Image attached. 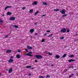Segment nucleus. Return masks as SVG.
I'll return each instance as SVG.
<instances>
[{
    "label": "nucleus",
    "instance_id": "obj_1",
    "mask_svg": "<svg viewBox=\"0 0 78 78\" xmlns=\"http://www.w3.org/2000/svg\"><path fill=\"white\" fill-rule=\"evenodd\" d=\"M35 57H36V58H37L38 59H41V58H43V57L42 56L39 55H36L34 56Z\"/></svg>",
    "mask_w": 78,
    "mask_h": 78
},
{
    "label": "nucleus",
    "instance_id": "obj_2",
    "mask_svg": "<svg viewBox=\"0 0 78 78\" xmlns=\"http://www.w3.org/2000/svg\"><path fill=\"white\" fill-rule=\"evenodd\" d=\"M66 29L65 28H63L61 30V32L62 33H66Z\"/></svg>",
    "mask_w": 78,
    "mask_h": 78
},
{
    "label": "nucleus",
    "instance_id": "obj_3",
    "mask_svg": "<svg viewBox=\"0 0 78 78\" xmlns=\"http://www.w3.org/2000/svg\"><path fill=\"white\" fill-rule=\"evenodd\" d=\"M60 12L62 14H64L66 13V11H65V10H62L60 11Z\"/></svg>",
    "mask_w": 78,
    "mask_h": 78
},
{
    "label": "nucleus",
    "instance_id": "obj_4",
    "mask_svg": "<svg viewBox=\"0 0 78 78\" xmlns=\"http://www.w3.org/2000/svg\"><path fill=\"white\" fill-rule=\"evenodd\" d=\"M26 55L27 56H30V57H33V55H32L29 53H27Z\"/></svg>",
    "mask_w": 78,
    "mask_h": 78
},
{
    "label": "nucleus",
    "instance_id": "obj_5",
    "mask_svg": "<svg viewBox=\"0 0 78 78\" xmlns=\"http://www.w3.org/2000/svg\"><path fill=\"white\" fill-rule=\"evenodd\" d=\"M16 19V17H12L10 18V19L11 20H15V19Z\"/></svg>",
    "mask_w": 78,
    "mask_h": 78
},
{
    "label": "nucleus",
    "instance_id": "obj_6",
    "mask_svg": "<svg viewBox=\"0 0 78 78\" xmlns=\"http://www.w3.org/2000/svg\"><path fill=\"white\" fill-rule=\"evenodd\" d=\"M8 62L9 63H12V62H14V60L12 59H10L9 60Z\"/></svg>",
    "mask_w": 78,
    "mask_h": 78
},
{
    "label": "nucleus",
    "instance_id": "obj_7",
    "mask_svg": "<svg viewBox=\"0 0 78 78\" xmlns=\"http://www.w3.org/2000/svg\"><path fill=\"white\" fill-rule=\"evenodd\" d=\"M12 71V68H11L9 69V73H11Z\"/></svg>",
    "mask_w": 78,
    "mask_h": 78
},
{
    "label": "nucleus",
    "instance_id": "obj_8",
    "mask_svg": "<svg viewBox=\"0 0 78 78\" xmlns=\"http://www.w3.org/2000/svg\"><path fill=\"white\" fill-rule=\"evenodd\" d=\"M34 30L33 29H31L30 30V33H33V32H34Z\"/></svg>",
    "mask_w": 78,
    "mask_h": 78
},
{
    "label": "nucleus",
    "instance_id": "obj_9",
    "mask_svg": "<svg viewBox=\"0 0 78 78\" xmlns=\"http://www.w3.org/2000/svg\"><path fill=\"white\" fill-rule=\"evenodd\" d=\"M75 60H73V59H71L69 60V62H73L74 61H75Z\"/></svg>",
    "mask_w": 78,
    "mask_h": 78
},
{
    "label": "nucleus",
    "instance_id": "obj_10",
    "mask_svg": "<svg viewBox=\"0 0 78 78\" xmlns=\"http://www.w3.org/2000/svg\"><path fill=\"white\" fill-rule=\"evenodd\" d=\"M12 8V6H6L5 8V10H6L7 9V8Z\"/></svg>",
    "mask_w": 78,
    "mask_h": 78
},
{
    "label": "nucleus",
    "instance_id": "obj_11",
    "mask_svg": "<svg viewBox=\"0 0 78 78\" xmlns=\"http://www.w3.org/2000/svg\"><path fill=\"white\" fill-rule=\"evenodd\" d=\"M27 49H30V50H31L32 48H33L31 47H30L29 46H27Z\"/></svg>",
    "mask_w": 78,
    "mask_h": 78
},
{
    "label": "nucleus",
    "instance_id": "obj_12",
    "mask_svg": "<svg viewBox=\"0 0 78 78\" xmlns=\"http://www.w3.org/2000/svg\"><path fill=\"white\" fill-rule=\"evenodd\" d=\"M12 14V13L10 12H8L7 13V15H8L9 16H10V15H11Z\"/></svg>",
    "mask_w": 78,
    "mask_h": 78
},
{
    "label": "nucleus",
    "instance_id": "obj_13",
    "mask_svg": "<svg viewBox=\"0 0 78 78\" xmlns=\"http://www.w3.org/2000/svg\"><path fill=\"white\" fill-rule=\"evenodd\" d=\"M37 2L36 1H35L32 4V5H37Z\"/></svg>",
    "mask_w": 78,
    "mask_h": 78
},
{
    "label": "nucleus",
    "instance_id": "obj_14",
    "mask_svg": "<svg viewBox=\"0 0 78 78\" xmlns=\"http://www.w3.org/2000/svg\"><path fill=\"white\" fill-rule=\"evenodd\" d=\"M67 14H65V15H63L62 16V17H67V16H68Z\"/></svg>",
    "mask_w": 78,
    "mask_h": 78
},
{
    "label": "nucleus",
    "instance_id": "obj_15",
    "mask_svg": "<svg viewBox=\"0 0 78 78\" xmlns=\"http://www.w3.org/2000/svg\"><path fill=\"white\" fill-rule=\"evenodd\" d=\"M6 53H11V50H7L6 51Z\"/></svg>",
    "mask_w": 78,
    "mask_h": 78
},
{
    "label": "nucleus",
    "instance_id": "obj_16",
    "mask_svg": "<svg viewBox=\"0 0 78 78\" xmlns=\"http://www.w3.org/2000/svg\"><path fill=\"white\" fill-rule=\"evenodd\" d=\"M13 27H15V28H19V26H16V25H13Z\"/></svg>",
    "mask_w": 78,
    "mask_h": 78
},
{
    "label": "nucleus",
    "instance_id": "obj_17",
    "mask_svg": "<svg viewBox=\"0 0 78 78\" xmlns=\"http://www.w3.org/2000/svg\"><path fill=\"white\" fill-rule=\"evenodd\" d=\"M16 57L17 58H18L19 59V58H20V55H16Z\"/></svg>",
    "mask_w": 78,
    "mask_h": 78
},
{
    "label": "nucleus",
    "instance_id": "obj_18",
    "mask_svg": "<svg viewBox=\"0 0 78 78\" xmlns=\"http://www.w3.org/2000/svg\"><path fill=\"white\" fill-rule=\"evenodd\" d=\"M54 11H55L56 12H58V11H59V9H54Z\"/></svg>",
    "mask_w": 78,
    "mask_h": 78
},
{
    "label": "nucleus",
    "instance_id": "obj_19",
    "mask_svg": "<svg viewBox=\"0 0 78 78\" xmlns=\"http://www.w3.org/2000/svg\"><path fill=\"white\" fill-rule=\"evenodd\" d=\"M55 58H57V59H58V58H60V56H59V55H56L55 56Z\"/></svg>",
    "mask_w": 78,
    "mask_h": 78
},
{
    "label": "nucleus",
    "instance_id": "obj_20",
    "mask_svg": "<svg viewBox=\"0 0 78 78\" xmlns=\"http://www.w3.org/2000/svg\"><path fill=\"white\" fill-rule=\"evenodd\" d=\"M30 13H32L33 12V9H31L29 11Z\"/></svg>",
    "mask_w": 78,
    "mask_h": 78
},
{
    "label": "nucleus",
    "instance_id": "obj_21",
    "mask_svg": "<svg viewBox=\"0 0 78 78\" xmlns=\"http://www.w3.org/2000/svg\"><path fill=\"white\" fill-rule=\"evenodd\" d=\"M67 55H66V54H65L62 57V58H65V57Z\"/></svg>",
    "mask_w": 78,
    "mask_h": 78
},
{
    "label": "nucleus",
    "instance_id": "obj_22",
    "mask_svg": "<svg viewBox=\"0 0 78 78\" xmlns=\"http://www.w3.org/2000/svg\"><path fill=\"white\" fill-rule=\"evenodd\" d=\"M74 75V73L72 74V75H70V76H69V78H71V77H72V76H73Z\"/></svg>",
    "mask_w": 78,
    "mask_h": 78
},
{
    "label": "nucleus",
    "instance_id": "obj_23",
    "mask_svg": "<svg viewBox=\"0 0 78 78\" xmlns=\"http://www.w3.org/2000/svg\"><path fill=\"white\" fill-rule=\"evenodd\" d=\"M41 42H45V39L44 38H43L42 40H41Z\"/></svg>",
    "mask_w": 78,
    "mask_h": 78
},
{
    "label": "nucleus",
    "instance_id": "obj_24",
    "mask_svg": "<svg viewBox=\"0 0 78 78\" xmlns=\"http://www.w3.org/2000/svg\"><path fill=\"white\" fill-rule=\"evenodd\" d=\"M31 66H27L26 68L28 69V68H31Z\"/></svg>",
    "mask_w": 78,
    "mask_h": 78
},
{
    "label": "nucleus",
    "instance_id": "obj_25",
    "mask_svg": "<svg viewBox=\"0 0 78 78\" xmlns=\"http://www.w3.org/2000/svg\"><path fill=\"white\" fill-rule=\"evenodd\" d=\"M39 11H37L36 12L34 13L35 16H36V15H37V13H39Z\"/></svg>",
    "mask_w": 78,
    "mask_h": 78
},
{
    "label": "nucleus",
    "instance_id": "obj_26",
    "mask_svg": "<svg viewBox=\"0 0 78 78\" xmlns=\"http://www.w3.org/2000/svg\"><path fill=\"white\" fill-rule=\"evenodd\" d=\"M69 57H70V58H73V57H74V55H70L69 56Z\"/></svg>",
    "mask_w": 78,
    "mask_h": 78
},
{
    "label": "nucleus",
    "instance_id": "obj_27",
    "mask_svg": "<svg viewBox=\"0 0 78 78\" xmlns=\"http://www.w3.org/2000/svg\"><path fill=\"white\" fill-rule=\"evenodd\" d=\"M43 5H47V4L46 2H43Z\"/></svg>",
    "mask_w": 78,
    "mask_h": 78
},
{
    "label": "nucleus",
    "instance_id": "obj_28",
    "mask_svg": "<svg viewBox=\"0 0 78 78\" xmlns=\"http://www.w3.org/2000/svg\"><path fill=\"white\" fill-rule=\"evenodd\" d=\"M53 36V34H51L49 36H48V37H51V36Z\"/></svg>",
    "mask_w": 78,
    "mask_h": 78
},
{
    "label": "nucleus",
    "instance_id": "obj_29",
    "mask_svg": "<svg viewBox=\"0 0 78 78\" xmlns=\"http://www.w3.org/2000/svg\"><path fill=\"white\" fill-rule=\"evenodd\" d=\"M50 76L47 75V76H46V78H50Z\"/></svg>",
    "mask_w": 78,
    "mask_h": 78
},
{
    "label": "nucleus",
    "instance_id": "obj_30",
    "mask_svg": "<svg viewBox=\"0 0 78 78\" xmlns=\"http://www.w3.org/2000/svg\"><path fill=\"white\" fill-rule=\"evenodd\" d=\"M39 78H44V76H39Z\"/></svg>",
    "mask_w": 78,
    "mask_h": 78
},
{
    "label": "nucleus",
    "instance_id": "obj_31",
    "mask_svg": "<svg viewBox=\"0 0 78 78\" xmlns=\"http://www.w3.org/2000/svg\"><path fill=\"white\" fill-rule=\"evenodd\" d=\"M48 53L50 55H53L52 53H50V52H48Z\"/></svg>",
    "mask_w": 78,
    "mask_h": 78
},
{
    "label": "nucleus",
    "instance_id": "obj_32",
    "mask_svg": "<svg viewBox=\"0 0 78 78\" xmlns=\"http://www.w3.org/2000/svg\"><path fill=\"white\" fill-rule=\"evenodd\" d=\"M17 51L19 53H20V49H18Z\"/></svg>",
    "mask_w": 78,
    "mask_h": 78
},
{
    "label": "nucleus",
    "instance_id": "obj_33",
    "mask_svg": "<svg viewBox=\"0 0 78 78\" xmlns=\"http://www.w3.org/2000/svg\"><path fill=\"white\" fill-rule=\"evenodd\" d=\"M14 58V57L12 56L10 58V59H12V58Z\"/></svg>",
    "mask_w": 78,
    "mask_h": 78
},
{
    "label": "nucleus",
    "instance_id": "obj_34",
    "mask_svg": "<svg viewBox=\"0 0 78 78\" xmlns=\"http://www.w3.org/2000/svg\"><path fill=\"white\" fill-rule=\"evenodd\" d=\"M34 36H37V33H35L34 34Z\"/></svg>",
    "mask_w": 78,
    "mask_h": 78
},
{
    "label": "nucleus",
    "instance_id": "obj_35",
    "mask_svg": "<svg viewBox=\"0 0 78 78\" xmlns=\"http://www.w3.org/2000/svg\"><path fill=\"white\" fill-rule=\"evenodd\" d=\"M64 37H60V39H64Z\"/></svg>",
    "mask_w": 78,
    "mask_h": 78
},
{
    "label": "nucleus",
    "instance_id": "obj_36",
    "mask_svg": "<svg viewBox=\"0 0 78 78\" xmlns=\"http://www.w3.org/2000/svg\"><path fill=\"white\" fill-rule=\"evenodd\" d=\"M25 50L26 51H27V52H28V50H27V49L25 48Z\"/></svg>",
    "mask_w": 78,
    "mask_h": 78
},
{
    "label": "nucleus",
    "instance_id": "obj_37",
    "mask_svg": "<svg viewBox=\"0 0 78 78\" xmlns=\"http://www.w3.org/2000/svg\"><path fill=\"white\" fill-rule=\"evenodd\" d=\"M67 33H69L70 32V30H67Z\"/></svg>",
    "mask_w": 78,
    "mask_h": 78
},
{
    "label": "nucleus",
    "instance_id": "obj_38",
    "mask_svg": "<svg viewBox=\"0 0 78 78\" xmlns=\"http://www.w3.org/2000/svg\"><path fill=\"white\" fill-rule=\"evenodd\" d=\"M0 22L1 23H3V21L2 20H0Z\"/></svg>",
    "mask_w": 78,
    "mask_h": 78
},
{
    "label": "nucleus",
    "instance_id": "obj_39",
    "mask_svg": "<svg viewBox=\"0 0 78 78\" xmlns=\"http://www.w3.org/2000/svg\"><path fill=\"white\" fill-rule=\"evenodd\" d=\"M46 32L47 33H49V32H50V30H47V31H46Z\"/></svg>",
    "mask_w": 78,
    "mask_h": 78
},
{
    "label": "nucleus",
    "instance_id": "obj_40",
    "mask_svg": "<svg viewBox=\"0 0 78 78\" xmlns=\"http://www.w3.org/2000/svg\"><path fill=\"white\" fill-rule=\"evenodd\" d=\"M78 39H76V40H75V42H78Z\"/></svg>",
    "mask_w": 78,
    "mask_h": 78
},
{
    "label": "nucleus",
    "instance_id": "obj_41",
    "mask_svg": "<svg viewBox=\"0 0 78 78\" xmlns=\"http://www.w3.org/2000/svg\"><path fill=\"white\" fill-rule=\"evenodd\" d=\"M34 69V68H31L30 69H31V70H33Z\"/></svg>",
    "mask_w": 78,
    "mask_h": 78
},
{
    "label": "nucleus",
    "instance_id": "obj_42",
    "mask_svg": "<svg viewBox=\"0 0 78 78\" xmlns=\"http://www.w3.org/2000/svg\"><path fill=\"white\" fill-rule=\"evenodd\" d=\"M8 37V36H6L5 37V38H7Z\"/></svg>",
    "mask_w": 78,
    "mask_h": 78
},
{
    "label": "nucleus",
    "instance_id": "obj_43",
    "mask_svg": "<svg viewBox=\"0 0 78 78\" xmlns=\"http://www.w3.org/2000/svg\"><path fill=\"white\" fill-rule=\"evenodd\" d=\"M45 34V35H44L45 36L47 35V34Z\"/></svg>",
    "mask_w": 78,
    "mask_h": 78
},
{
    "label": "nucleus",
    "instance_id": "obj_44",
    "mask_svg": "<svg viewBox=\"0 0 78 78\" xmlns=\"http://www.w3.org/2000/svg\"><path fill=\"white\" fill-rule=\"evenodd\" d=\"M35 62H37V60H36L35 61Z\"/></svg>",
    "mask_w": 78,
    "mask_h": 78
},
{
    "label": "nucleus",
    "instance_id": "obj_45",
    "mask_svg": "<svg viewBox=\"0 0 78 78\" xmlns=\"http://www.w3.org/2000/svg\"><path fill=\"white\" fill-rule=\"evenodd\" d=\"M45 15H42L43 17H45Z\"/></svg>",
    "mask_w": 78,
    "mask_h": 78
},
{
    "label": "nucleus",
    "instance_id": "obj_46",
    "mask_svg": "<svg viewBox=\"0 0 78 78\" xmlns=\"http://www.w3.org/2000/svg\"><path fill=\"white\" fill-rule=\"evenodd\" d=\"M31 74L30 73H29L28 74L29 76H31Z\"/></svg>",
    "mask_w": 78,
    "mask_h": 78
},
{
    "label": "nucleus",
    "instance_id": "obj_47",
    "mask_svg": "<svg viewBox=\"0 0 78 78\" xmlns=\"http://www.w3.org/2000/svg\"><path fill=\"white\" fill-rule=\"evenodd\" d=\"M68 70V69H66V70H65L66 72H67V71Z\"/></svg>",
    "mask_w": 78,
    "mask_h": 78
},
{
    "label": "nucleus",
    "instance_id": "obj_48",
    "mask_svg": "<svg viewBox=\"0 0 78 78\" xmlns=\"http://www.w3.org/2000/svg\"><path fill=\"white\" fill-rule=\"evenodd\" d=\"M51 67H53V64H51Z\"/></svg>",
    "mask_w": 78,
    "mask_h": 78
},
{
    "label": "nucleus",
    "instance_id": "obj_49",
    "mask_svg": "<svg viewBox=\"0 0 78 78\" xmlns=\"http://www.w3.org/2000/svg\"><path fill=\"white\" fill-rule=\"evenodd\" d=\"M29 53H30L31 54V53H32V52H28Z\"/></svg>",
    "mask_w": 78,
    "mask_h": 78
},
{
    "label": "nucleus",
    "instance_id": "obj_50",
    "mask_svg": "<svg viewBox=\"0 0 78 78\" xmlns=\"http://www.w3.org/2000/svg\"><path fill=\"white\" fill-rule=\"evenodd\" d=\"M71 68H72V69H73V66H71Z\"/></svg>",
    "mask_w": 78,
    "mask_h": 78
},
{
    "label": "nucleus",
    "instance_id": "obj_51",
    "mask_svg": "<svg viewBox=\"0 0 78 78\" xmlns=\"http://www.w3.org/2000/svg\"><path fill=\"white\" fill-rule=\"evenodd\" d=\"M23 9H25V7H24L23 8Z\"/></svg>",
    "mask_w": 78,
    "mask_h": 78
},
{
    "label": "nucleus",
    "instance_id": "obj_52",
    "mask_svg": "<svg viewBox=\"0 0 78 78\" xmlns=\"http://www.w3.org/2000/svg\"><path fill=\"white\" fill-rule=\"evenodd\" d=\"M35 25H37V23H36V22H35Z\"/></svg>",
    "mask_w": 78,
    "mask_h": 78
},
{
    "label": "nucleus",
    "instance_id": "obj_53",
    "mask_svg": "<svg viewBox=\"0 0 78 78\" xmlns=\"http://www.w3.org/2000/svg\"><path fill=\"white\" fill-rule=\"evenodd\" d=\"M64 73H65V72H66V71H65V70H64Z\"/></svg>",
    "mask_w": 78,
    "mask_h": 78
},
{
    "label": "nucleus",
    "instance_id": "obj_54",
    "mask_svg": "<svg viewBox=\"0 0 78 78\" xmlns=\"http://www.w3.org/2000/svg\"><path fill=\"white\" fill-rule=\"evenodd\" d=\"M2 75V74L0 72V76Z\"/></svg>",
    "mask_w": 78,
    "mask_h": 78
},
{
    "label": "nucleus",
    "instance_id": "obj_55",
    "mask_svg": "<svg viewBox=\"0 0 78 78\" xmlns=\"http://www.w3.org/2000/svg\"><path fill=\"white\" fill-rule=\"evenodd\" d=\"M69 68V69H70V68H71V66H70Z\"/></svg>",
    "mask_w": 78,
    "mask_h": 78
},
{
    "label": "nucleus",
    "instance_id": "obj_56",
    "mask_svg": "<svg viewBox=\"0 0 78 78\" xmlns=\"http://www.w3.org/2000/svg\"><path fill=\"white\" fill-rule=\"evenodd\" d=\"M25 0V1H28V0Z\"/></svg>",
    "mask_w": 78,
    "mask_h": 78
},
{
    "label": "nucleus",
    "instance_id": "obj_57",
    "mask_svg": "<svg viewBox=\"0 0 78 78\" xmlns=\"http://www.w3.org/2000/svg\"><path fill=\"white\" fill-rule=\"evenodd\" d=\"M2 16L3 17V15H2Z\"/></svg>",
    "mask_w": 78,
    "mask_h": 78
},
{
    "label": "nucleus",
    "instance_id": "obj_58",
    "mask_svg": "<svg viewBox=\"0 0 78 78\" xmlns=\"http://www.w3.org/2000/svg\"><path fill=\"white\" fill-rule=\"evenodd\" d=\"M1 20V19H0V20Z\"/></svg>",
    "mask_w": 78,
    "mask_h": 78
},
{
    "label": "nucleus",
    "instance_id": "obj_59",
    "mask_svg": "<svg viewBox=\"0 0 78 78\" xmlns=\"http://www.w3.org/2000/svg\"><path fill=\"white\" fill-rule=\"evenodd\" d=\"M77 75H78V74H77Z\"/></svg>",
    "mask_w": 78,
    "mask_h": 78
}]
</instances>
